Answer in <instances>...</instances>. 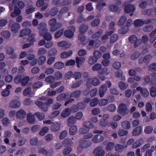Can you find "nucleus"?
Returning <instances> with one entry per match:
<instances>
[{
    "label": "nucleus",
    "mask_w": 156,
    "mask_h": 156,
    "mask_svg": "<svg viewBox=\"0 0 156 156\" xmlns=\"http://www.w3.org/2000/svg\"><path fill=\"white\" fill-rule=\"evenodd\" d=\"M100 84V80L98 78L89 77L87 80L86 85L87 88L89 89L92 88V86H97Z\"/></svg>",
    "instance_id": "obj_1"
},
{
    "label": "nucleus",
    "mask_w": 156,
    "mask_h": 156,
    "mask_svg": "<svg viewBox=\"0 0 156 156\" xmlns=\"http://www.w3.org/2000/svg\"><path fill=\"white\" fill-rule=\"evenodd\" d=\"M50 26V30L51 31L54 32L60 28L62 26V24L56 22V19L55 18L51 19L48 23Z\"/></svg>",
    "instance_id": "obj_2"
},
{
    "label": "nucleus",
    "mask_w": 156,
    "mask_h": 156,
    "mask_svg": "<svg viewBox=\"0 0 156 156\" xmlns=\"http://www.w3.org/2000/svg\"><path fill=\"white\" fill-rule=\"evenodd\" d=\"M79 145L77 147V150L78 152H80L83 148L89 147L90 144L88 141L82 138H80L78 141Z\"/></svg>",
    "instance_id": "obj_3"
},
{
    "label": "nucleus",
    "mask_w": 156,
    "mask_h": 156,
    "mask_svg": "<svg viewBox=\"0 0 156 156\" xmlns=\"http://www.w3.org/2000/svg\"><path fill=\"white\" fill-rule=\"evenodd\" d=\"M155 19H150L147 20L143 21L141 19H136L135 20L133 23L134 25L136 27L141 26L144 24H147L150 23L154 22L155 21Z\"/></svg>",
    "instance_id": "obj_4"
},
{
    "label": "nucleus",
    "mask_w": 156,
    "mask_h": 156,
    "mask_svg": "<svg viewBox=\"0 0 156 156\" xmlns=\"http://www.w3.org/2000/svg\"><path fill=\"white\" fill-rule=\"evenodd\" d=\"M129 41L131 43L134 44V47H137L142 43V40L138 39L136 35H133L130 36L129 37Z\"/></svg>",
    "instance_id": "obj_5"
},
{
    "label": "nucleus",
    "mask_w": 156,
    "mask_h": 156,
    "mask_svg": "<svg viewBox=\"0 0 156 156\" xmlns=\"http://www.w3.org/2000/svg\"><path fill=\"white\" fill-rule=\"evenodd\" d=\"M118 113L122 115H127L129 113V111L127 109L126 105L124 104H120L118 108Z\"/></svg>",
    "instance_id": "obj_6"
},
{
    "label": "nucleus",
    "mask_w": 156,
    "mask_h": 156,
    "mask_svg": "<svg viewBox=\"0 0 156 156\" xmlns=\"http://www.w3.org/2000/svg\"><path fill=\"white\" fill-rule=\"evenodd\" d=\"M46 27V24L44 22L40 23L38 25L37 28L39 30V34L40 36H43L47 31Z\"/></svg>",
    "instance_id": "obj_7"
},
{
    "label": "nucleus",
    "mask_w": 156,
    "mask_h": 156,
    "mask_svg": "<svg viewBox=\"0 0 156 156\" xmlns=\"http://www.w3.org/2000/svg\"><path fill=\"white\" fill-rule=\"evenodd\" d=\"M68 29L65 31L64 34L65 37L68 38H71L74 35V32H75L76 28L73 26H69L68 27Z\"/></svg>",
    "instance_id": "obj_8"
},
{
    "label": "nucleus",
    "mask_w": 156,
    "mask_h": 156,
    "mask_svg": "<svg viewBox=\"0 0 156 156\" xmlns=\"http://www.w3.org/2000/svg\"><path fill=\"white\" fill-rule=\"evenodd\" d=\"M135 10L134 6L133 5L129 4L125 5L124 8V12L126 13H131L129 14L130 16H132L133 14V13Z\"/></svg>",
    "instance_id": "obj_9"
},
{
    "label": "nucleus",
    "mask_w": 156,
    "mask_h": 156,
    "mask_svg": "<svg viewBox=\"0 0 156 156\" xmlns=\"http://www.w3.org/2000/svg\"><path fill=\"white\" fill-rule=\"evenodd\" d=\"M93 154L95 156H103L105 154V151L102 146H99L94 149Z\"/></svg>",
    "instance_id": "obj_10"
},
{
    "label": "nucleus",
    "mask_w": 156,
    "mask_h": 156,
    "mask_svg": "<svg viewBox=\"0 0 156 156\" xmlns=\"http://www.w3.org/2000/svg\"><path fill=\"white\" fill-rule=\"evenodd\" d=\"M152 59V56L151 55H147L145 56L143 58H140L138 60L139 64H141L143 62L148 63Z\"/></svg>",
    "instance_id": "obj_11"
},
{
    "label": "nucleus",
    "mask_w": 156,
    "mask_h": 156,
    "mask_svg": "<svg viewBox=\"0 0 156 156\" xmlns=\"http://www.w3.org/2000/svg\"><path fill=\"white\" fill-rule=\"evenodd\" d=\"M136 90L137 91H140V93L144 98H147L149 95V92L146 88H142L141 87L139 86L136 88Z\"/></svg>",
    "instance_id": "obj_12"
},
{
    "label": "nucleus",
    "mask_w": 156,
    "mask_h": 156,
    "mask_svg": "<svg viewBox=\"0 0 156 156\" xmlns=\"http://www.w3.org/2000/svg\"><path fill=\"white\" fill-rule=\"evenodd\" d=\"M107 69L105 68L102 69L101 70L98 72V73L100 74L98 76V77L100 80L102 81H104L105 80V76L102 74L106 73V75H108L109 74V73L107 72Z\"/></svg>",
    "instance_id": "obj_13"
},
{
    "label": "nucleus",
    "mask_w": 156,
    "mask_h": 156,
    "mask_svg": "<svg viewBox=\"0 0 156 156\" xmlns=\"http://www.w3.org/2000/svg\"><path fill=\"white\" fill-rule=\"evenodd\" d=\"M26 115V112L22 109H19L16 114V117L19 119H23L25 117Z\"/></svg>",
    "instance_id": "obj_14"
},
{
    "label": "nucleus",
    "mask_w": 156,
    "mask_h": 156,
    "mask_svg": "<svg viewBox=\"0 0 156 156\" xmlns=\"http://www.w3.org/2000/svg\"><path fill=\"white\" fill-rule=\"evenodd\" d=\"M104 138L101 136L99 134L94 136L92 139V141L94 143H99L103 140Z\"/></svg>",
    "instance_id": "obj_15"
},
{
    "label": "nucleus",
    "mask_w": 156,
    "mask_h": 156,
    "mask_svg": "<svg viewBox=\"0 0 156 156\" xmlns=\"http://www.w3.org/2000/svg\"><path fill=\"white\" fill-rule=\"evenodd\" d=\"M107 90V86L106 84L101 85L99 90V94L100 97H102L104 95Z\"/></svg>",
    "instance_id": "obj_16"
},
{
    "label": "nucleus",
    "mask_w": 156,
    "mask_h": 156,
    "mask_svg": "<svg viewBox=\"0 0 156 156\" xmlns=\"http://www.w3.org/2000/svg\"><path fill=\"white\" fill-rule=\"evenodd\" d=\"M72 109L69 108H66L62 112L61 115L63 118H66L72 112Z\"/></svg>",
    "instance_id": "obj_17"
},
{
    "label": "nucleus",
    "mask_w": 156,
    "mask_h": 156,
    "mask_svg": "<svg viewBox=\"0 0 156 156\" xmlns=\"http://www.w3.org/2000/svg\"><path fill=\"white\" fill-rule=\"evenodd\" d=\"M81 91L78 90H75L71 93L70 97L75 98H79L81 95Z\"/></svg>",
    "instance_id": "obj_18"
},
{
    "label": "nucleus",
    "mask_w": 156,
    "mask_h": 156,
    "mask_svg": "<svg viewBox=\"0 0 156 156\" xmlns=\"http://www.w3.org/2000/svg\"><path fill=\"white\" fill-rule=\"evenodd\" d=\"M21 12V11L20 9L16 6L14 9L13 12L11 13V16L12 17H15L16 16H19Z\"/></svg>",
    "instance_id": "obj_19"
},
{
    "label": "nucleus",
    "mask_w": 156,
    "mask_h": 156,
    "mask_svg": "<svg viewBox=\"0 0 156 156\" xmlns=\"http://www.w3.org/2000/svg\"><path fill=\"white\" fill-rule=\"evenodd\" d=\"M76 61L77 67L80 68V66L85 62V58L83 57H77L76 58Z\"/></svg>",
    "instance_id": "obj_20"
},
{
    "label": "nucleus",
    "mask_w": 156,
    "mask_h": 156,
    "mask_svg": "<svg viewBox=\"0 0 156 156\" xmlns=\"http://www.w3.org/2000/svg\"><path fill=\"white\" fill-rule=\"evenodd\" d=\"M31 32V30L29 28H27L21 30L20 31V35L19 37H21L27 35Z\"/></svg>",
    "instance_id": "obj_21"
},
{
    "label": "nucleus",
    "mask_w": 156,
    "mask_h": 156,
    "mask_svg": "<svg viewBox=\"0 0 156 156\" xmlns=\"http://www.w3.org/2000/svg\"><path fill=\"white\" fill-rule=\"evenodd\" d=\"M36 104L43 111L46 112L48 110V108L46 107L45 104L41 101H37L35 102Z\"/></svg>",
    "instance_id": "obj_22"
},
{
    "label": "nucleus",
    "mask_w": 156,
    "mask_h": 156,
    "mask_svg": "<svg viewBox=\"0 0 156 156\" xmlns=\"http://www.w3.org/2000/svg\"><path fill=\"white\" fill-rule=\"evenodd\" d=\"M60 128V124L58 123H55L52 125L50 127L51 130L53 132L59 131Z\"/></svg>",
    "instance_id": "obj_23"
},
{
    "label": "nucleus",
    "mask_w": 156,
    "mask_h": 156,
    "mask_svg": "<svg viewBox=\"0 0 156 156\" xmlns=\"http://www.w3.org/2000/svg\"><path fill=\"white\" fill-rule=\"evenodd\" d=\"M76 119L75 117L72 115L68 118L67 121V124L69 126H70L75 124L76 123Z\"/></svg>",
    "instance_id": "obj_24"
},
{
    "label": "nucleus",
    "mask_w": 156,
    "mask_h": 156,
    "mask_svg": "<svg viewBox=\"0 0 156 156\" xmlns=\"http://www.w3.org/2000/svg\"><path fill=\"white\" fill-rule=\"evenodd\" d=\"M20 29V25L19 23H15L11 27V30L14 33H17Z\"/></svg>",
    "instance_id": "obj_25"
},
{
    "label": "nucleus",
    "mask_w": 156,
    "mask_h": 156,
    "mask_svg": "<svg viewBox=\"0 0 156 156\" xmlns=\"http://www.w3.org/2000/svg\"><path fill=\"white\" fill-rule=\"evenodd\" d=\"M142 128L141 126H139L135 128L132 132V135L133 136L139 135L142 131Z\"/></svg>",
    "instance_id": "obj_26"
},
{
    "label": "nucleus",
    "mask_w": 156,
    "mask_h": 156,
    "mask_svg": "<svg viewBox=\"0 0 156 156\" xmlns=\"http://www.w3.org/2000/svg\"><path fill=\"white\" fill-rule=\"evenodd\" d=\"M103 33V30H102L99 29L96 32L92 35V37L93 39L99 38L101 37Z\"/></svg>",
    "instance_id": "obj_27"
},
{
    "label": "nucleus",
    "mask_w": 156,
    "mask_h": 156,
    "mask_svg": "<svg viewBox=\"0 0 156 156\" xmlns=\"http://www.w3.org/2000/svg\"><path fill=\"white\" fill-rule=\"evenodd\" d=\"M86 38L85 36L82 34H79L78 36V40L80 43L83 45H85L87 43L85 41Z\"/></svg>",
    "instance_id": "obj_28"
},
{
    "label": "nucleus",
    "mask_w": 156,
    "mask_h": 156,
    "mask_svg": "<svg viewBox=\"0 0 156 156\" xmlns=\"http://www.w3.org/2000/svg\"><path fill=\"white\" fill-rule=\"evenodd\" d=\"M27 119L28 122L30 123H33L35 121L34 116L31 113H28L27 115Z\"/></svg>",
    "instance_id": "obj_29"
},
{
    "label": "nucleus",
    "mask_w": 156,
    "mask_h": 156,
    "mask_svg": "<svg viewBox=\"0 0 156 156\" xmlns=\"http://www.w3.org/2000/svg\"><path fill=\"white\" fill-rule=\"evenodd\" d=\"M143 142V140L142 139L137 140L133 144L132 146V147L134 149L136 148L142 144Z\"/></svg>",
    "instance_id": "obj_30"
},
{
    "label": "nucleus",
    "mask_w": 156,
    "mask_h": 156,
    "mask_svg": "<svg viewBox=\"0 0 156 156\" xmlns=\"http://www.w3.org/2000/svg\"><path fill=\"white\" fill-rule=\"evenodd\" d=\"M98 60L95 58L93 56H90L87 60V62L88 64L91 66L97 62Z\"/></svg>",
    "instance_id": "obj_31"
},
{
    "label": "nucleus",
    "mask_w": 156,
    "mask_h": 156,
    "mask_svg": "<svg viewBox=\"0 0 156 156\" xmlns=\"http://www.w3.org/2000/svg\"><path fill=\"white\" fill-rule=\"evenodd\" d=\"M118 86L121 90H124L127 88L128 84L123 82L121 81L118 83Z\"/></svg>",
    "instance_id": "obj_32"
},
{
    "label": "nucleus",
    "mask_w": 156,
    "mask_h": 156,
    "mask_svg": "<svg viewBox=\"0 0 156 156\" xmlns=\"http://www.w3.org/2000/svg\"><path fill=\"white\" fill-rule=\"evenodd\" d=\"M64 66V64L60 62H58L55 63L53 67L55 69H60L62 68Z\"/></svg>",
    "instance_id": "obj_33"
},
{
    "label": "nucleus",
    "mask_w": 156,
    "mask_h": 156,
    "mask_svg": "<svg viewBox=\"0 0 156 156\" xmlns=\"http://www.w3.org/2000/svg\"><path fill=\"white\" fill-rule=\"evenodd\" d=\"M20 102L17 100L12 101L10 104V106L13 108H16L20 106Z\"/></svg>",
    "instance_id": "obj_34"
},
{
    "label": "nucleus",
    "mask_w": 156,
    "mask_h": 156,
    "mask_svg": "<svg viewBox=\"0 0 156 156\" xmlns=\"http://www.w3.org/2000/svg\"><path fill=\"white\" fill-rule=\"evenodd\" d=\"M46 60L45 56L42 55L40 56L37 60V63L39 65H42L44 64Z\"/></svg>",
    "instance_id": "obj_35"
},
{
    "label": "nucleus",
    "mask_w": 156,
    "mask_h": 156,
    "mask_svg": "<svg viewBox=\"0 0 156 156\" xmlns=\"http://www.w3.org/2000/svg\"><path fill=\"white\" fill-rule=\"evenodd\" d=\"M115 77L116 78H121V80H125L126 77L125 76H123V72L121 70H119L115 73Z\"/></svg>",
    "instance_id": "obj_36"
},
{
    "label": "nucleus",
    "mask_w": 156,
    "mask_h": 156,
    "mask_svg": "<svg viewBox=\"0 0 156 156\" xmlns=\"http://www.w3.org/2000/svg\"><path fill=\"white\" fill-rule=\"evenodd\" d=\"M72 54V52L71 51H69L68 52H63L60 55L61 58H66L71 55Z\"/></svg>",
    "instance_id": "obj_37"
},
{
    "label": "nucleus",
    "mask_w": 156,
    "mask_h": 156,
    "mask_svg": "<svg viewBox=\"0 0 156 156\" xmlns=\"http://www.w3.org/2000/svg\"><path fill=\"white\" fill-rule=\"evenodd\" d=\"M121 126L122 128L126 129H129L131 127L130 122L127 121H123L122 123Z\"/></svg>",
    "instance_id": "obj_38"
},
{
    "label": "nucleus",
    "mask_w": 156,
    "mask_h": 156,
    "mask_svg": "<svg viewBox=\"0 0 156 156\" xmlns=\"http://www.w3.org/2000/svg\"><path fill=\"white\" fill-rule=\"evenodd\" d=\"M77 127L76 126H73L69 128V133L71 135H73L75 134L77 131Z\"/></svg>",
    "instance_id": "obj_39"
},
{
    "label": "nucleus",
    "mask_w": 156,
    "mask_h": 156,
    "mask_svg": "<svg viewBox=\"0 0 156 156\" xmlns=\"http://www.w3.org/2000/svg\"><path fill=\"white\" fill-rule=\"evenodd\" d=\"M114 32L113 31L111 30L109 32H107L101 38V40L103 42L106 41V40L108 39V37L110 36Z\"/></svg>",
    "instance_id": "obj_40"
},
{
    "label": "nucleus",
    "mask_w": 156,
    "mask_h": 156,
    "mask_svg": "<svg viewBox=\"0 0 156 156\" xmlns=\"http://www.w3.org/2000/svg\"><path fill=\"white\" fill-rule=\"evenodd\" d=\"M30 78L28 76H24L23 78H21V84L23 86H26Z\"/></svg>",
    "instance_id": "obj_41"
},
{
    "label": "nucleus",
    "mask_w": 156,
    "mask_h": 156,
    "mask_svg": "<svg viewBox=\"0 0 156 156\" xmlns=\"http://www.w3.org/2000/svg\"><path fill=\"white\" fill-rule=\"evenodd\" d=\"M82 82L83 80H78L76 82L72 84L71 85V87L73 89L77 88L80 86L82 83Z\"/></svg>",
    "instance_id": "obj_42"
},
{
    "label": "nucleus",
    "mask_w": 156,
    "mask_h": 156,
    "mask_svg": "<svg viewBox=\"0 0 156 156\" xmlns=\"http://www.w3.org/2000/svg\"><path fill=\"white\" fill-rule=\"evenodd\" d=\"M153 128L151 126H147L144 128V132L146 134H148L152 133L153 131Z\"/></svg>",
    "instance_id": "obj_43"
},
{
    "label": "nucleus",
    "mask_w": 156,
    "mask_h": 156,
    "mask_svg": "<svg viewBox=\"0 0 156 156\" xmlns=\"http://www.w3.org/2000/svg\"><path fill=\"white\" fill-rule=\"evenodd\" d=\"M94 57L97 60L101 57L102 54L101 52L98 50H96L94 51L93 53Z\"/></svg>",
    "instance_id": "obj_44"
},
{
    "label": "nucleus",
    "mask_w": 156,
    "mask_h": 156,
    "mask_svg": "<svg viewBox=\"0 0 156 156\" xmlns=\"http://www.w3.org/2000/svg\"><path fill=\"white\" fill-rule=\"evenodd\" d=\"M44 80L47 83H52L55 82V79L54 76L50 75L46 77L45 79Z\"/></svg>",
    "instance_id": "obj_45"
},
{
    "label": "nucleus",
    "mask_w": 156,
    "mask_h": 156,
    "mask_svg": "<svg viewBox=\"0 0 156 156\" xmlns=\"http://www.w3.org/2000/svg\"><path fill=\"white\" fill-rule=\"evenodd\" d=\"M99 103V99L97 98H94L90 100V106L91 107H94L96 106Z\"/></svg>",
    "instance_id": "obj_46"
},
{
    "label": "nucleus",
    "mask_w": 156,
    "mask_h": 156,
    "mask_svg": "<svg viewBox=\"0 0 156 156\" xmlns=\"http://www.w3.org/2000/svg\"><path fill=\"white\" fill-rule=\"evenodd\" d=\"M118 135L120 136H122L126 135L128 133L127 130L123 129H120L118 132Z\"/></svg>",
    "instance_id": "obj_47"
},
{
    "label": "nucleus",
    "mask_w": 156,
    "mask_h": 156,
    "mask_svg": "<svg viewBox=\"0 0 156 156\" xmlns=\"http://www.w3.org/2000/svg\"><path fill=\"white\" fill-rule=\"evenodd\" d=\"M94 65L92 68V70L93 71H100L102 68V66L100 63H96Z\"/></svg>",
    "instance_id": "obj_48"
},
{
    "label": "nucleus",
    "mask_w": 156,
    "mask_h": 156,
    "mask_svg": "<svg viewBox=\"0 0 156 156\" xmlns=\"http://www.w3.org/2000/svg\"><path fill=\"white\" fill-rule=\"evenodd\" d=\"M1 36L5 39H8L10 37V32L7 30H3L1 33Z\"/></svg>",
    "instance_id": "obj_49"
},
{
    "label": "nucleus",
    "mask_w": 156,
    "mask_h": 156,
    "mask_svg": "<svg viewBox=\"0 0 156 156\" xmlns=\"http://www.w3.org/2000/svg\"><path fill=\"white\" fill-rule=\"evenodd\" d=\"M7 89H10V84H8L5 88V90L2 92V95L4 97H6L10 94V91Z\"/></svg>",
    "instance_id": "obj_50"
},
{
    "label": "nucleus",
    "mask_w": 156,
    "mask_h": 156,
    "mask_svg": "<svg viewBox=\"0 0 156 156\" xmlns=\"http://www.w3.org/2000/svg\"><path fill=\"white\" fill-rule=\"evenodd\" d=\"M114 145V143L112 142L109 143L106 146L105 150L108 151H112Z\"/></svg>",
    "instance_id": "obj_51"
},
{
    "label": "nucleus",
    "mask_w": 156,
    "mask_h": 156,
    "mask_svg": "<svg viewBox=\"0 0 156 156\" xmlns=\"http://www.w3.org/2000/svg\"><path fill=\"white\" fill-rule=\"evenodd\" d=\"M49 131V128L47 127H44L41 129L39 134L40 135L44 136Z\"/></svg>",
    "instance_id": "obj_52"
},
{
    "label": "nucleus",
    "mask_w": 156,
    "mask_h": 156,
    "mask_svg": "<svg viewBox=\"0 0 156 156\" xmlns=\"http://www.w3.org/2000/svg\"><path fill=\"white\" fill-rule=\"evenodd\" d=\"M126 18L124 16H122L119 19L118 22V24L119 25H124L126 20Z\"/></svg>",
    "instance_id": "obj_53"
},
{
    "label": "nucleus",
    "mask_w": 156,
    "mask_h": 156,
    "mask_svg": "<svg viewBox=\"0 0 156 156\" xmlns=\"http://www.w3.org/2000/svg\"><path fill=\"white\" fill-rule=\"evenodd\" d=\"M38 142L37 137H34L31 138L30 140V144L32 146H35Z\"/></svg>",
    "instance_id": "obj_54"
},
{
    "label": "nucleus",
    "mask_w": 156,
    "mask_h": 156,
    "mask_svg": "<svg viewBox=\"0 0 156 156\" xmlns=\"http://www.w3.org/2000/svg\"><path fill=\"white\" fill-rule=\"evenodd\" d=\"M63 143L65 145L70 146L73 144V142L70 139L68 138L65 139L63 141Z\"/></svg>",
    "instance_id": "obj_55"
},
{
    "label": "nucleus",
    "mask_w": 156,
    "mask_h": 156,
    "mask_svg": "<svg viewBox=\"0 0 156 156\" xmlns=\"http://www.w3.org/2000/svg\"><path fill=\"white\" fill-rule=\"evenodd\" d=\"M88 27L87 25H82L80 28V34L85 33L88 29Z\"/></svg>",
    "instance_id": "obj_56"
},
{
    "label": "nucleus",
    "mask_w": 156,
    "mask_h": 156,
    "mask_svg": "<svg viewBox=\"0 0 156 156\" xmlns=\"http://www.w3.org/2000/svg\"><path fill=\"white\" fill-rule=\"evenodd\" d=\"M58 12V9L56 7L53 8L50 11V15L52 16L56 15Z\"/></svg>",
    "instance_id": "obj_57"
},
{
    "label": "nucleus",
    "mask_w": 156,
    "mask_h": 156,
    "mask_svg": "<svg viewBox=\"0 0 156 156\" xmlns=\"http://www.w3.org/2000/svg\"><path fill=\"white\" fill-rule=\"evenodd\" d=\"M28 39V40L30 41V43H31V45H33L34 42L36 41L35 38V34H31L29 37Z\"/></svg>",
    "instance_id": "obj_58"
},
{
    "label": "nucleus",
    "mask_w": 156,
    "mask_h": 156,
    "mask_svg": "<svg viewBox=\"0 0 156 156\" xmlns=\"http://www.w3.org/2000/svg\"><path fill=\"white\" fill-rule=\"evenodd\" d=\"M118 9L119 8L114 5H110L108 7L109 10L112 12H116L118 11Z\"/></svg>",
    "instance_id": "obj_59"
},
{
    "label": "nucleus",
    "mask_w": 156,
    "mask_h": 156,
    "mask_svg": "<svg viewBox=\"0 0 156 156\" xmlns=\"http://www.w3.org/2000/svg\"><path fill=\"white\" fill-rule=\"evenodd\" d=\"M83 126L90 129L93 127V125L90 122L88 121L84 122L83 123Z\"/></svg>",
    "instance_id": "obj_60"
},
{
    "label": "nucleus",
    "mask_w": 156,
    "mask_h": 156,
    "mask_svg": "<svg viewBox=\"0 0 156 156\" xmlns=\"http://www.w3.org/2000/svg\"><path fill=\"white\" fill-rule=\"evenodd\" d=\"M43 85V84L41 82L38 81L34 83L32 87L34 89H37L41 87Z\"/></svg>",
    "instance_id": "obj_61"
},
{
    "label": "nucleus",
    "mask_w": 156,
    "mask_h": 156,
    "mask_svg": "<svg viewBox=\"0 0 156 156\" xmlns=\"http://www.w3.org/2000/svg\"><path fill=\"white\" fill-rule=\"evenodd\" d=\"M124 148V146L120 144H117L115 146V150L117 152H121Z\"/></svg>",
    "instance_id": "obj_62"
},
{
    "label": "nucleus",
    "mask_w": 156,
    "mask_h": 156,
    "mask_svg": "<svg viewBox=\"0 0 156 156\" xmlns=\"http://www.w3.org/2000/svg\"><path fill=\"white\" fill-rule=\"evenodd\" d=\"M108 103V101L106 99H101L99 101L98 105L100 106H103L107 105Z\"/></svg>",
    "instance_id": "obj_63"
},
{
    "label": "nucleus",
    "mask_w": 156,
    "mask_h": 156,
    "mask_svg": "<svg viewBox=\"0 0 156 156\" xmlns=\"http://www.w3.org/2000/svg\"><path fill=\"white\" fill-rule=\"evenodd\" d=\"M154 146H152L151 147V149L148 150L146 151L144 156H151L152 152H154Z\"/></svg>",
    "instance_id": "obj_64"
}]
</instances>
